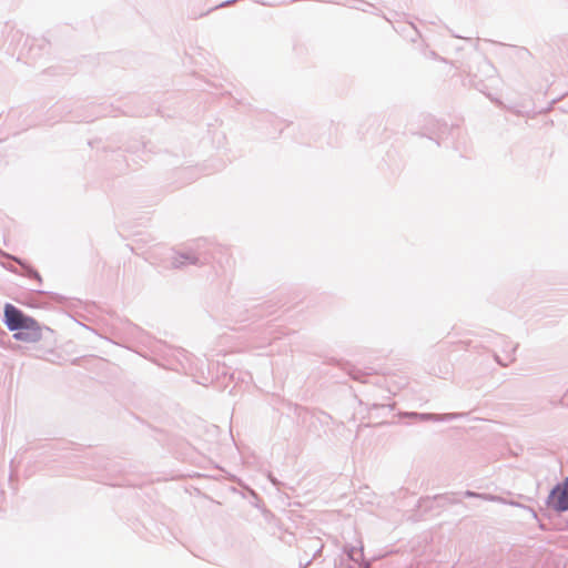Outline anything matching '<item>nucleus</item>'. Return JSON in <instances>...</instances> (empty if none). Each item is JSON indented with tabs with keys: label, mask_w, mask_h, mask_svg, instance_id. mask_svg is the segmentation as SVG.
<instances>
[{
	"label": "nucleus",
	"mask_w": 568,
	"mask_h": 568,
	"mask_svg": "<svg viewBox=\"0 0 568 568\" xmlns=\"http://www.w3.org/2000/svg\"><path fill=\"white\" fill-rule=\"evenodd\" d=\"M4 322L10 331L22 329L28 325H33V318L26 316L20 310L11 304L4 306Z\"/></svg>",
	"instance_id": "nucleus-1"
},
{
	"label": "nucleus",
	"mask_w": 568,
	"mask_h": 568,
	"mask_svg": "<svg viewBox=\"0 0 568 568\" xmlns=\"http://www.w3.org/2000/svg\"><path fill=\"white\" fill-rule=\"evenodd\" d=\"M549 504L559 511L568 510V478L552 489Z\"/></svg>",
	"instance_id": "nucleus-2"
},
{
	"label": "nucleus",
	"mask_w": 568,
	"mask_h": 568,
	"mask_svg": "<svg viewBox=\"0 0 568 568\" xmlns=\"http://www.w3.org/2000/svg\"><path fill=\"white\" fill-rule=\"evenodd\" d=\"M19 332L14 333L13 337L17 341L36 343L41 338V327L38 322H34L33 325H28L22 329H18Z\"/></svg>",
	"instance_id": "nucleus-3"
}]
</instances>
